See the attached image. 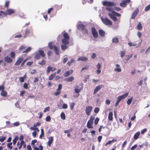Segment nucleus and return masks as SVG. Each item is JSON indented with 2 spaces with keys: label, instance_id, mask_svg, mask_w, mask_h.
Wrapping results in <instances>:
<instances>
[{
  "label": "nucleus",
  "instance_id": "57",
  "mask_svg": "<svg viewBox=\"0 0 150 150\" xmlns=\"http://www.w3.org/2000/svg\"><path fill=\"white\" fill-rule=\"evenodd\" d=\"M89 68V66H86L85 67H83L81 70V71L84 70H87Z\"/></svg>",
  "mask_w": 150,
  "mask_h": 150
},
{
  "label": "nucleus",
  "instance_id": "39",
  "mask_svg": "<svg viewBox=\"0 0 150 150\" xmlns=\"http://www.w3.org/2000/svg\"><path fill=\"white\" fill-rule=\"evenodd\" d=\"M132 54H131V55H126V57L127 58L125 59V60L127 61H128L132 57Z\"/></svg>",
  "mask_w": 150,
  "mask_h": 150
},
{
  "label": "nucleus",
  "instance_id": "14",
  "mask_svg": "<svg viewBox=\"0 0 150 150\" xmlns=\"http://www.w3.org/2000/svg\"><path fill=\"white\" fill-rule=\"evenodd\" d=\"M116 68H114V71L115 72H120L122 71V69L120 65L116 64L115 65Z\"/></svg>",
  "mask_w": 150,
  "mask_h": 150
},
{
  "label": "nucleus",
  "instance_id": "37",
  "mask_svg": "<svg viewBox=\"0 0 150 150\" xmlns=\"http://www.w3.org/2000/svg\"><path fill=\"white\" fill-rule=\"evenodd\" d=\"M41 133L40 135V139H42V137H43L44 135V131L43 129H41Z\"/></svg>",
  "mask_w": 150,
  "mask_h": 150
},
{
  "label": "nucleus",
  "instance_id": "45",
  "mask_svg": "<svg viewBox=\"0 0 150 150\" xmlns=\"http://www.w3.org/2000/svg\"><path fill=\"white\" fill-rule=\"evenodd\" d=\"M20 144H21V145L22 146H23L24 148H25L26 147V145L25 144V142L23 141V140L21 141Z\"/></svg>",
  "mask_w": 150,
  "mask_h": 150
},
{
  "label": "nucleus",
  "instance_id": "63",
  "mask_svg": "<svg viewBox=\"0 0 150 150\" xmlns=\"http://www.w3.org/2000/svg\"><path fill=\"white\" fill-rule=\"evenodd\" d=\"M36 70L35 69H32L30 72V73L31 74H34L36 73Z\"/></svg>",
  "mask_w": 150,
  "mask_h": 150
},
{
  "label": "nucleus",
  "instance_id": "47",
  "mask_svg": "<svg viewBox=\"0 0 150 150\" xmlns=\"http://www.w3.org/2000/svg\"><path fill=\"white\" fill-rule=\"evenodd\" d=\"M35 59H39L40 58V55L38 53L36 54L35 56Z\"/></svg>",
  "mask_w": 150,
  "mask_h": 150
},
{
  "label": "nucleus",
  "instance_id": "53",
  "mask_svg": "<svg viewBox=\"0 0 150 150\" xmlns=\"http://www.w3.org/2000/svg\"><path fill=\"white\" fill-rule=\"evenodd\" d=\"M67 108L68 105L64 103L63 104L62 106V109H66Z\"/></svg>",
  "mask_w": 150,
  "mask_h": 150
},
{
  "label": "nucleus",
  "instance_id": "3",
  "mask_svg": "<svg viewBox=\"0 0 150 150\" xmlns=\"http://www.w3.org/2000/svg\"><path fill=\"white\" fill-rule=\"evenodd\" d=\"M52 42H50L48 44V46L49 48L51 50H54L56 54L58 55L59 54V47H58L55 45L52 46Z\"/></svg>",
  "mask_w": 150,
  "mask_h": 150
},
{
  "label": "nucleus",
  "instance_id": "19",
  "mask_svg": "<svg viewBox=\"0 0 150 150\" xmlns=\"http://www.w3.org/2000/svg\"><path fill=\"white\" fill-rule=\"evenodd\" d=\"M49 141L47 143L49 146H51V144L52 143L54 139L53 137H48Z\"/></svg>",
  "mask_w": 150,
  "mask_h": 150
},
{
  "label": "nucleus",
  "instance_id": "51",
  "mask_svg": "<svg viewBox=\"0 0 150 150\" xmlns=\"http://www.w3.org/2000/svg\"><path fill=\"white\" fill-rule=\"evenodd\" d=\"M41 125V123L39 122L35 123L33 125V126L36 127L37 126H40Z\"/></svg>",
  "mask_w": 150,
  "mask_h": 150
},
{
  "label": "nucleus",
  "instance_id": "50",
  "mask_svg": "<svg viewBox=\"0 0 150 150\" xmlns=\"http://www.w3.org/2000/svg\"><path fill=\"white\" fill-rule=\"evenodd\" d=\"M37 140H32V143H31V145L33 147H34L35 146L34 144H35L37 142Z\"/></svg>",
  "mask_w": 150,
  "mask_h": 150
},
{
  "label": "nucleus",
  "instance_id": "28",
  "mask_svg": "<svg viewBox=\"0 0 150 150\" xmlns=\"http://www.w3.org/2000/svg\"><path fill=\"white\" fill-rule=\"evenodd\" d=\"M6 16L5 12H4L3 11H0V17L1 18H3Z\"/></svg>",
  "mask_w": 150,
  "mask_h": 150
},
{
  "label": "nucleus",
  "instance_id": "62",
  "mask_svg": "<svg viewBox=\"0 0 150 150\" xmlns=\"http://www.w3.org/2000/svg\"><path fill=\"white\" fill-rule=\"evenodd\" d=\"M19 81L21 82H23L24 81V79L23 77H21L19 78Z\"/></svg>",
  "mask_w": 150,
  "mask_h": 150
},
{
  "label": "nucleus",
  "instance_id": "6",
  "mask_svg": "<svg viewBox=\"0 0 150 150\" xmlns=\"http://www.w3.org/2000/svg\"><path fill=\"white\" fill-rule=\"evenodd\" d=\"M77 27L78 29H81L83 31V32L84 34H88L87 30L86 29H85L84 25L82 24L77 23Z\"/></svg>",
  "mask_w": 150,
  "mask_h": 150
},
{
  "label": "nucleus",
  "instance_id": "16",
  "mask_svg": "<svg viewBox=\"0 0 150 150\" xmlns=\"http://www.w3.org/2000/svg\"><path fill=\"white\" fill-rule=\"evenodd\" d=\"M138 12L139 9L138 8H137L132 13L131 16V18L134 19L137 16Z\"/></svg>",
  "mask_w": 150,
  "mask_h": 150
},
{
  "label": "nucleus",
  "instance_id": "7",
  "mask_svg": "<svg viewBox=\"0 0 150 150\" xmlns=\"http://www.w3.org/2000/svg\"><path fill=\"white\" fill-rule=\"evenodd\" d=\"M101 20L106 25H111L112 22L108 18H101Z\"/></svg>",
  "mask_w": 150,
  "mask_h": 150
},
{
  "label": "nucleus",
  "instance_id": "24",
  "mask_svg": "<svg viewBox=\"0 0 150 150\" xmlns=\"http://www.w3.org/2000/svg\"><path fill=\"white\" fill-rule=\"evenodd\" d=\"M5 61L7 62L11 63L13 61V60L10 57L7 56L5 57Z\"/></svg>",
  "mask_w": 150,
  "mask_h": 150
},
{
  "label": "nucleus",
  "instance_id": "44",
  "mask_svg": "<svg viewBox=\"0 0 150 150\" xmlns=\"http://www.w3.org/2000/svg\"><path fill=\"white\" fill-rule=\"evenodd\" d=\"M12 143L10 142L8 143L7 144V147L8 148H9L10 149H12Z\"/></svg>",
  "mask_w": 150,
  "mask_h": 150
},
{
  "label": "nucleus",
  "instance_id": "26",
  "mask_svg": "<svg viewBox=\"0 0 150 150\" xmlns=\"http://www.w3.org/2000/svg\"><path fill=\"white\" fill-rule=\"evenodd\" d=\"M74 79V78L72 76L66 78L65 80L67 82H71Z\"/></svg>",
  "mask_w": 150,
  "mask_h": 150
},
{
  "label": "nucleus",
  "instance_id": "59",
  "mask_svg": "<svg viewBox=\"0 0 150 150\" xmlns=\"http://www.w3.org/2000/svg\"><path fill=\"white\" fill-rule=\"evenodd\" d=\"M62 85L61 84H59L58 86V88L57 90V91H59V90H61L62 88Z\"/></svg>",
  "mask_w": 150,
  "mask_h": 150
},
{
  "label": "nucleus",
  "instance_id": "8",
  "mask_svg": "<svg viewBox=\"0 0 150 150\" xmlns=\"http://www.w3.org/2000/svg\"><path fill=\"white\" fill-rule=\"evenodd\" d=\"M92 110V107L91 106H87L86 107V112L87 115H89L91 112Z\"/></svg>",
  "mask_w": 150,
  "mask_h": 150
},
{
  "label": "nucleus",
  "instance_id": "17",
  "mask_svg": "<svg viewBox=\"0 0 150 150\" xmlns=\"http://www.w3.org/2000/svg\"><path fill=\"white\" fill-rule=\"evenodd\" d=\"M103 85H100L96 86L94 89L93 93L95 94L98 91H99L102 87Z\"/></svg>",
  "mask_w": 150,
  "mask_h": 150
},
{
  "label": "nucleus",
  "instance_id": "5",
  "mask_svg": "<svg viewBox=\"0 0 150 150\" xmlns=\"http://www.w3.org/2000/svg\"><path fill=\"white\" fill-rule=\"evenodd\" d=\"M77 27L78 29H81L83 31V32L84 34H88L87 30L86 29H85L84 25L82 24L77 23Z\"/></svg>",
  "mask_w": 150,
  "mask_h": 150
},
{
  "label": "nucleus",
  "instance_id": "58",
  "mask_svg": "<svg viewBox=\"0 0 150 150\" xmlns=\"http://www.w3.org/2000/svg\"><path fill=\"white\" fill-rule=\"evenodd\" d=\"M6 139V137H0V141L1 142H3Z\"/></svg>",
  "mask_w": 150,
  "mask_h": 150
},
{
  "label": "nucleus",
  "instance_id": "60",
  "mask_svg": "<svg viewBox=\"0 0 150 150\" xmlns=\"http://www.w3.org/2000/svg\"><path fill=\"white\" fill-rule=\"evenodd\" d=\"M14 126H17L19 125V123L18 122H17L13 123Z\"/></svg>",
  "mask_w": 150,
  "mask_h": 150
},
{
  "label": "nucleus",
  "instance_id": "12",
  "mask_svg": "<svg viewBox=\"0 0 150 150\" xmlns=\"http://www.w3.org/2000/svg\"><path fill=\"white\" fill-rule=\"evenodd\" d=\"M92 33L94 38H96L98 37V33L95 28H92Z\"/></svg>",
  "mask_w": 150,
  "mask_h": 150
},
{
  "label": "nucleus",
  "instance_id": "64",
  "mask_svg": "<svg viewBox=\"0 0 150 150\" xmlns=\"http://www.w3.org/2000/svg\"><path fill=\"white\" fill-rule=\"evenodd\" d=\"M99 119L98 118H96V119L95 120V121H94V122H95V124H96V125H97L98 122V121H99Z\"/></svg>",
  "mask_w": 150,
  "mask_h": 150
},
{
  "label": "nucleus",
  "instance_id": "18",
  "mask_svg": "<svg viewBox=\"0 0 150 150\" xmlns=\"http://www.w3.org/2000/svg\"><path fill=\"white\" fill-rule=\"evenodd\" d=\"M130 1H124L120 4V6L122 7H125L127 3L130 2Z\"/></svg>",
  "mask_w": 150,
  "mask_h": 150
},
{
  "label": "nucleus",
  "instance_id": "54",
  "mask_svg": "<svg viewBox=\"0 0 150 150\" xmlns=\"http://www.w3.org/2000/svg\"><path fill=\"white\" fill-rule=\"evenodd\" d=\"M125 52L124 51H122L121 52V57L122 58L125 55Z\"/></svg>",
  "mask_w": 150,
  "mask_h": 150
},
{
  "label": "nucleus",
  "instance_id": "40",
  "mask_svg": "<svg viewBox=\"0 0 150 150\" xmlns=\"http://www.w3.org/2000/svg\"><path fill=\"white\" fill-rule=\"evenodd\" d=\"M38 63V64L42 65H44L45 64V60L43 59H42L41 62H39Z\"/></svg>",
  "mask_w": 150,
  "mask_h": 150
},
{
  "label": "nucleus",
  "instance_id": "38",
  "mask_svg": "<svg viewBox=\"0 0 150 150\" xmlns=\"http://www.w3.org/2000/svg\"><path fill=\"white\" fill-rule=\"evenodd\" d=\"M60 117L63 120L65 119V115L64 112H62L61 113L60 115Z\"/></svg>",
  "mask_w": 150,
  "mask_h": 150
},
{
  "label": "nucleus",
  "instance_id": "42",
  "mask_svg": "<svg viewBox=\"0 0 150 150\" xmlns=\"http://www.w3.org/2000/svg\"><path fill=\"white\" fill-rule=\"evenodd\" d=\"M31 49V48L30 47H28L25 50H24L23 52V53L28 52L30 51Z\"/></svg>",
  "mask_w": 150,
  "mask_h": 150
},
{
  "label": "nucleus",
  "instance_id": "29",
  "mask_svg": "<svg viewBox=\"0 0 150 150\" xmlns=\"http://www.w3.org/2000/svg\"><path fill=\"white\" fill-rule=\"evenodd\" d=\"M128 44L129 46H135L137 45V43L136 41H134L133 42H129L128 43Z\"/></svg>",
  "mask_w": 150,
  "mask_h": 150
},
{
  "label": "nucleus",
  "instance_id": "56",
  "mask_svg": "<svg viewBox=\"0 0 150 150\" xmlns=\"http://www.w3.org/2000/svg\"><path fill=\"white\" fill-rule=\"evenodd\" d=\"M132 98L128 99L127 101V104L128 105H130L131 103L132 102Z\"/></svg>",
  "mask_w": 150,
  "mask_h": 150
},
{
  "label": "nucleus",
  "instance_id": "11",
  "mask_svg": "<svg viewBox=\"0 0 150 150\" xmlns=\"http://www.w3.org/2000/svg\"><path fill=\"white\" fill-rule=\"evenodd\" d=\"M128 93H126L123 95L119 96L117 97V100L120 102L122 100L128 96Z\"/></svg>",
  "mask_w": 150,
  "mask_h": 150
},
{
  "label": "nucleus",
  "instance_id": "61",
  "mask_svg": "<svg viewBox=\"0 0 150 150\" xmlns=\"http://www.w3.org/2000/svg\"><path fill=\"white\" fill-rule=\"evenodd\" d=\"M9 2V1H6L5 4V7L6 8L8 7Z\"/></svg>",
  "mask_w": 150,
  "mask_h": 150
},
{
  "label": "nucleus",
  "instance_id": "27",
  "mask_svg": "<svg viewBox=\"0 0 150 150\" xmlns=\"http://www.w3.org/2000/svg\"><path fill=\"white\" fill-rule=\"evenodd\" d=\"M113 113L112 112H110L108 114V119L111 121H112L113 119Z\"/></svg>",
  "mask_w": 150,
  "mask_h": 150
},
{
  "label": "nucleus",
  "instance_id": "20",
  "mask_svg": "<svg viewBox=\"0 0 150 150\" xmlns=\"http://www.w3.org/2000/svg\"><path fill=\"white\" fill-rule=\"evenodd\" d=\"M82 88H79L78 85H76L75 86L74 89L75 92L76 93H79V92L82 89Z\"/></svg>",
  "mask_w": 150,
  "mask_h": 150
},
{
  "label": "nucleus",
  "instance_id": "33",
  "mask_svg": "<svg viewBox=\"0 0 150 150\" xmlns=\"http://www.w3.org/2000/svg\"><path fill=\"white\" fill-rule=\"evenodd\" d=\"M56 75V73H54L52 74H51L49 76V79L50 80H52L54 77Z\"/></svg>",
  "mask_w": 150,
  "mask_h": 150
},
{
  "label": "nucleus",
  "instance_id": "23",
  "mask_svg": "<svg viewBox=\"0 0 150 150\" xmlns=\"http://www.w3.org/2000/svg\"><path fill=\"white\" fill-rule=\"evenodd\" d=\"M73 72V71L72 70L67 71L65 72V73L64 74V76L65 77L68 76L70 74H72Z\"/></svg>",
  "mask_w": 150,
  "mask_h": 150
},
{
  "label": "nucleus",
  "instance_id": "1",
  "mask_svg": "<svg viewBox=\"0 0 150 150\" xmlns=\"http://www.w3.org/2000/svg\"><path fill=\"white\" fill-rule=\"evenodd\" d=\"M104 6H107L106 9L109 11H111V13H109L108 15L110 17L117 23H119L120 21V18H117L116 16L120 17L121 15L120 14L112 11L114 9L113 7L115 5V4L112 2L105 1L103 3Z\"/></svg>",
  "mask_w": 150,
  "mask_h": 150
},
{
  "label": "nucleus",
  "instance_id": "21",
  "mask_svg": "<svg viewBox=\"0 0 150 150\" xmlns=\"http://www.w3.org/2000/svg\"><path fill=\"white\" fill-rule=\"evenodd\" d=\"M97 69L96 70L97 73L98 74H99L101 72V71L100 70L101 65L99 63H98L97 65Z\"/></svg>",
  "mask_w": 150,
  "mask_h": 150
},
{
  "label": "nucleus",
  "instance_id": "4",
  "mask_svg": "<svg viewBox=\"0 0 150 150\" xmlns=\"http://www.w3.org/2000/svg\"><path fill=\"white\" fill-rule=\"evenodd\" d=\"M95 119V117L92 115L89 120L88 121L87 123V127L89 129L93 128V120Z\"/></svg>",
  "mask_w": 150,
  "mask_h": 150
},
{
  "label": "nucleus",
  "instance_id": "30",
  "mask_svg": "<svg viewBox=\"0 0 150 150\" xmlns=\"http://www.w3.org/2000/svg\"><path fill=\"white\" fill-rule=\"evenodd\" d=\"M7 95V93L6 91L4 90L1 91V95L4 97L6 96Z\"/></svg>",
  "mask_w": 150,
  "mask_h": 150
},
{
  "label": "nucleus",
  "instance_id": "9",
  "mask_svg": "<svg viewBox=\"0 0 150 150\" xmlns=\"http://www.w3.org/2000/svg\"><path fill=\"white\" fill-rule=\"evenodd\" d=\"M128 93H126L123 95L119 96L117 97V100L120 102L122 100L128 96Z\"/></svg>",
  "mask_w": 150,
  "mask_h": 150
},
{
  "label": "nucleus",
  "instance_id": "10",
  "mask_svg": "<svg viewBox=\"0 0 150 150\" xmlns=\"http://www.w3.org/2000/svg\"><path fill=\"white\" fill-rule=\"evenodd\" d=\"M128 93H126L123 95L119 96L117 97V100L120 102L122 100L128 96Z\"/></svg>",
  "mask_w": 150,
  "mask_h": 150
},
{
  "label": "nucleus",
  "instance_id": "13",
  "mask_svg": "<svg viewBox=\"0 0 150 150\" xmlns=\"http://www.w3.org/2000/svg\"><path fill=\"white\" fill-rule=\"evenodd\" d=\"M56 68L49 66L47 68L46 72L47 73H48L50 72V71H54L56 70Z\"/></svg>",
  "mask_w": 150,
  "mask_h": 150
},
{
  "label": "nucleus",
  "instance_id": "2",
  "mask_svg": "<svg viewBox=\"0 0 150 150\" xmlns=\"http://www.w3.org/2000/svg\"><path fill=\"white\" fill-rule=\"evenodd\" d=\"M61 35H63V37L62 40V43L65 45L68 44L69 42V37L68 33L65 31H64L62 33Z\"/></svg>",
  "mask_w": 150,
  "mask_h": 150
},
{
  "label": "nucleus",
  "instance_id": "43",
  "mask_svg": "<svg viewBox=\"0 0 150 150\" xmlns=\"http://www.w3.org/2000/svg\"><path fill=\"white\" fill-rule=\"evenodd\" d=\"M67 46L62 45H61V48L63 50H65L67 48Z\"/></svg>",
  "mask_w": 150,
  "mask_h": 150
},
{
  "label": "nucleus",
  "instance_id": "34",
  "mask_svg": "<svg viewBox=\"0 0 150 150\" xmlns=\"http://www.w3.org/2000/svg\"><path fill=\"white\" fill-rule=\"evenodd\" d=\"M99 33L100 36H104L105 35V33L103 30H99Z\"/></svg>",
  "mask_w": 150,
  "mask_h": 150
},
{
  "label": "nucleus",
  "instance_id": "46",
  "mask_svg": "<svg viewBox=\"0 0 150 150\" xmlns=\"http://www.w3.org/2000/svg\"><path fill=\"white\" fill-rule=\"evenodd\" d=\"M150 9V4L145 7L144 10L145 11H148Z\"/></svg>",
  "mask_w": 150,
  "mask_h": 150
},
{
  "label": "nucleus",
  "instance_id": "22",
  "mask_svg": "<svg viewBox=\"0 0 150 150\" xmlns=\"http://www.w3.org/2000/svg\"><path fill=\"white\" fill-rule=\"evenodd\" d=\"M23 60V58L22 57H20L17 60L15 63V65H19L21 62Z\"/></svg>",
  "mask_w": 150,
  "mask_h": 150
},
{
  "label": "nucleus",
  "instance_id": "35",
  "mask_svg": "<svg viewBox=\"0 0 150 150\" xmlns=\"http://www.w3.org/2000/svg\"><path fill=\"white\" fill-rule=\"evenodd\" d=\"M38 52L39 53V54L42 56V57H44L45 56V54L43 52V51L42 50H39Z\"/></svg>",
  "mask_w": 150,
  "mask_h": 150
},
{
  "label": "nucleus",
  "instance_id": "49",
  "mask_svg": "<svg viewBox=\"0 0 150 150\" xmlns=\"http://www.w3.org/2000/svg\"><path fill=\"white\" fill-rule=\"evenodd\" d=\"M15 53L14 52H11L10 56L11 57H12V58H15Z\"/></svg>",
  "mask_w": 150,
  "mask_h": 150
},
{
  "label": "nucleus",
  "instance_id": "36",
  "mask_svg": "<svg viewBox=\"0 0 150 150\" xmlns=\"http://www.w3.org/2000/svg\"><path fill=\"white\" fill-rule=\"evenodd\" d=\"M137 28L138 30H140L142 29V24L141 22H139L138 23V24L137 25Z\"/></svg>",
  "mask_w": 150,
  "mask_h": 150
},
{
  "label": "nucleus",
  "instance_id": "25",
  "mask_svg": "<svg viewBox=\"0 0 150 150\" xmlns=\"http://www.w3.org/2000/svg\"><path fill=\"white\" fill-rule=\"evenodd\" d=\"M88 59L87 57L85 56H83L79 57L78 59L77 60L78 61H87Z\"/></svg>",
  "mask_w": 150,
  "mask_h": 150
},
{
  "label": "nucleus",
  "instance_id": "48",
  "mask_svg": "<svg viewBox=\"0 0 150 150\" xmlns=\"http://www.w3.org/2000/svg\"><path fill=\"white\" fill-rule=\"evenodd\" d=\"M75 61L74 59H71L70 61H68L67 63L69 66L70 65L71 63L74 62Z\"/></svg>",
  "mask_w": 150,
  "mask_h": 150
},
{
  "label": "nucleus",
  "instance_id": "52",
  "mask_svg": "<svg viewBox=\"0 0 150 150\" xmlns=\"http://www.w3.org/2000/svg\"><path fill=\"white\" fill-rule=\"evenodd\" d=\"M74 105L75 103H72L70 104V107L71 110L73 109Z\"/></svg>",
  "mask_w": 150,
  "mask_h": 150
},
{
  "label": "nucleus",
  "instance_id": "31",
  "mask_svg": "<svg viewBox=\"0 0 150 150\" xmlns=\"http://www.w3.org/2000/svg\"><path fill=\"white\" fill-rule=\"evenodd\" d=\"M112 42L115 43H118L119 42L118 38L116 37H114L112 39Z\"/></svg>",
  "mask_w": 150,
  "mask_h": 150
},
{
  "label": "nucleus",
  "instance_id": "15",
  "mask_svg": "<svg viewBox=\"0 0 150 150\" xmlns=\"http://www.w3.org/2000/svg\"><path fill=\"white\" fill-rule=\"evenodd\" d=\"M14 12V11L13 9H8L5 11L6 15H10L13 14Z\"/></svg>",
  "mask_w": 150,
  "mask_h": 150
},
{
  "label": "nucleus",
  "instance_id": "32",
  "mask_svg": "<svg viewBox=\"0 0 150 150\" xmlns=\"http://www.w3.org/2000/svg\"><path fill=\"white\" fill-rule=\"evenodd\" d=\"M140 134V132H138L136 133L134 135V139L135 140L137 139L139 135Z\"/></svg>",
  "mask_w": 150,
  "mask_h": 150
},
{
  "label": "nucleus",
  "instance_id": "41",
  "mask_svg": "<svg viewBox=\"0 0 150 150\" xmlns=\"http://www.w3.org/2000/svg\"><path fill=\"white\" fill-rule=\"evenodd\" d=\"M60 103H61L58 104L57 105V106H58V108L59 109H62V104L61 103H63V102L62 101V100H61Z\"/></svg>",
  "mask_w": 150,
  "mask_h": 150
},
{
  "label": "nucleus",
  "instance_id": "55",
  "mask_svg": "<svg viewBox=\"0 0 150 150\" xmlns=\"http://www.w3.org/2000/svg\"><path fill=\"white\" fill-rule=\"evenodd\" d=\"M99 108H98L97 107L95 108L94 109V112L96 113H98L99 111Z\"/></svg>",
  "mask_w": 150,
  "mask_h": 150
}]
</instances>
